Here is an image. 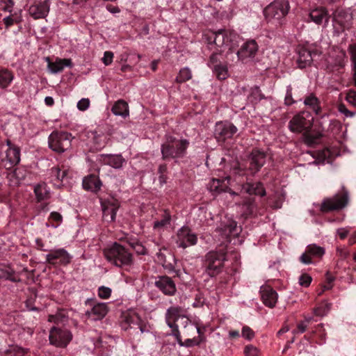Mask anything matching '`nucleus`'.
I'll return each mask as SVG.
<instances>
[{
    "instance_id": "nucleus-1",
    "label": "nucleus",
    "mask_w": 356,
    "mask_h": 356,
    "mask_svg": "<svg viewBox=\"0 0 356 356\" xmlns=\"http://www.w3.org/2000/svg\"><path fill=\"white\" fill-rule=\"evenodd\" d=\"M238 37L235 32L225 29L208 31L203 34V40L207 42L209 49L223 52L232 50L234 46V42Z\"/></svg>"
},
{
    "instance_id": "nucleus-2",
    "label": "nucleus",
    "mask_w": 356,
    "mask_h": 356,
    "mask_svg": "<svg viewBox=\"0 0 356 356\" xmlns=\"http://www.w3.org/2000/svg\"><path fill=\"white\" fill-rule=\"evenodd\" d=\"M104 255L109 263L120 268L130 266L134 261L132 254L117 242L105 248Z\"/></svg>"
},
{
    "instance_id": "nucleus-3",
    "label": "nucleus",
    "mask_w": 356,
    "mask_h": 356,
    "mask_svg": "<svg viewBox=\"0 0 356 356\" xmlns=\"http://www.w3.org/2000/svg\"><path fill=\"white\" fill-rule=\"evenodd\" d=\"M188 145L189 142L186 139L178 140L169 136L161 145L163 159L182 158L186 154Z\"/></svg>"
},
{
    "instance_id": "nucleus-4",
    "label": "nucleus",
    "mask_w": 356,
    "mask_h": 356,
    "mask_svg": "<svg viewBox=\"0 0 356 356\" xmlns=\"http://www.w3.org/2000/svg\"><path fill=\"white\" fill-rule=\"evenodd\" d=\"M225 252L222 250L210 251L205 255L204 266L206 273L210 277L218 275L223 267L225 258Z\"/></svg>"
},
{
    "instance_id": "nucleus-5",
    "label": "nucleus",
    "mask_w": 356,
    "mask_h": 356,
    "mask_svg": "<svg viewBox=\"0 0 356 356\" xmlns=\"http://www.w3.org/2000/svg\"><path fill=\"white\" fill-rule=\"evenodd\" d=\"M73 137L67 131H53L49 136V147L54 152L63 153L70 149Z\"/></svg>"
},
{
    "instance_id": "nucleus-6",
    "label": "nucleus",
    "mask_w": 356,
    "mask_h": 356,
    "mask_svg": "<svg viewBox=\"0 0 356 356\" xmlns=\"http://www.w3.org/2000/svg\"><path fill=\"white\" fill-rule=\"evenodd\" d=\"M289 8L288 0H275L265 8L264 14L268 22L280 21L288 14Z\"/></svg>"
},
{
    "instance_id": "nucleus-7",
    "label": "nucleus",
    "mask_w": 356,
    "mask_h": 356,
    "mask_svg": "<svg viewBox=\"0 0 356 356\" xmlns=\"http://www.w3.org/2000/svg\"><path fill=\"white\" fill-rule=\"evenodd\" d=\"M348 202V193L343 188L341 193H337L332 197L325 198L321 203V211L327 213L343 209Z\"/></svg>"
},
{
    "instance_id": "nucleus-8",
    "label": "nucleus",
    "mask_w": 356,
    "mask_h": 356,
    "mask_svg": "<svg viewBox=\"0 0 356 356\" xmlns=\"http://www.w3.org/2000/svg\"><path fill=\"white\" fill-rule=\"evenodd\" d=\"M314 118L307 112H301L293 117L289 122V129L293 133H305L312 129Z\"/></svg>"
},
{
    "instance_id": "nucleus-9",
    "label": "nucleus",
    "mask_w": 356,
    "mask_h": 356,
    "mask_svg": "<svg viewBox=\"0 0 356 356\" xmlns=\"http://www.w3.org/2000/svg\"><path fill=\"white\" fill-rule=\"evenodd\" d=\"M184 309L179 306H174L169 307L165 314V321L167 325L172 329V334L176 337L178 343L183 345L181 340L180 332L178 330V326L176 321L179 318H185Z\"/></svg>"
},
{
    "instance_id": "nucleus-10",
    "label": "nucleus",
    "mask_w": 356,
    "mask_h": 356,
    "mask_svg": "<svg viewBox=\"0 0 356 356\" xmlns=\"http://www.w3.org/2000/svg\"><path fill=\"white\" fill-rule=\"evenodd\" d=\"M85 305L90 307L85 312L86 316L92 321H99L104 318L108 312V307L106 303L97 302L94 298H88L85 301Z\"/></svg>"
},
{
    "instance_id": "nucleus-11",
    "label": "nucleus",
    "mask_w": 356,
    "mask_h": 356,
    "mask_svg": "<svg viewBox=\"0 0 356 356\" xmlns=\"http://www.w3.org/2000/svg\"><path fill=\"white\" fill-rule=\"evenodd\" d=\"M49 338L51 344L63 348L71 341L72 334L64 327L54 326L51 328Z\"/></svg>"
},
{
    "instance_id": "nucleus-12",
    "label": "nucleus",
    "mask_w": 356,
    "mask_h": 356,
    "mask_svg": "<svg viewBox=\"0 0 356 356\" xmlns=\"http://www.w3.org/2000/svg\"><path fill=\"white\" fill-rule=\"evenodd\" d=\"M103 219L108 222H114L116 218V212L120 207L119 201L114 197H108L102 200Z\"/></svg>"
},
{
    "instance_id": "nucleus-13",
    "label": "nucleus",
    "mask_w": 356,
    "mask_h": 356,
    "mask_svg": "<svg viewBox=\"0 0 356 356\" xmlns=\"http://www.w3.org/2000/svg\"><path fill=\"white\" fill-rule=\"evenodd\" d=\"M197 242V235L188 227H182L177 233L176 244L179 248H186Z\"/></svg>"
},
{
    "instance_id": "nucleus-14",
    "label": "nucleus",
    "mask_w": 356,
    "mask_h": 356,
    "mask_svg": "<svg viewBox=\"0 0 356 356\" xmlns=\"http://www.w3.org/2000/svg\"><path fill=\"white\" fill-rule=\"evenodd\" d=\"M72 257L64 248L51 250L46 255V262L51 265L66 266L71 261Z\"/></svg>"
},
{
    "instance_id": "nucleus-15",
    "label": "nucleus",
    "mask_w": 356,
    "mask_h": 356,
    "mask_svg": "<svg viewBox=\"0 0 356 356\" xmlns=\"http://www.w3.org/2000/svg\"><path fill=\"white\" fill-rule=\"evenodd\" d=\"M237 130V128L229 122H219L216 124L214 135L218 141H225L227 138H231Z\"/></svg>"
},
{
    "instance_id": "nucleus-16",
    "label": "nucleus",
    "mask_w": 356,
    "mask_h": 356,
    "mask_svg": "<svg viewBox=\"0 0 356 356\" xmlns=\"http://www.w3.org/2000/svg\"><path fill=\"white\" fill-rule=\"evenodd\" d=\"M84 136L88 139V144L95 150H100L107 144L109 138L101 131H86Z\"/></svg>"
},
{
    "instance_id": "nucleus-17",
    "label": "nucleus",
    "mask_w": 356,
    "mask_h": 356,
    "mask_svg": "<svg viewBox=\"0 0 356 356\" xmlns=\"http://www.w3.org/2000/svg\"><path fill=\"white\" fill-rule=\"evenodd\" d=\"M266 158V154L264 151L257 148L252 150L248 156L250 161L248 170L252 175H255L264 165Z\"/></svg>"
},
{
    "instance_id": "nucleus-18",
    "label": "nucleus",
    "mask_w": 356,
    "mask_h": 356,
    "mask_svg": "<svg viewBox=\"0 0 356 356\" xmlns=\"http://www.w3.org/2000/svg\"><path fill=\"white\" fill-rule=\"evenodd\" d=\"M154 285L165 296H172L177 292V287L174 280L167 275L158 276Z\"/></svg>"
},
{
    "instance_id": "nucleus-19",
    "label": "nucleus",
    "mask_w": 356,
    "mask_h": 356,
    "mask_svg": "<svg viewBox=\"0 0 356 356\" xmlns=\"http://www.w3.org/2000/svg\"><path fill=\"white\" fill-rule=\"evenodd\" d=\"M258 51V44L254 40L245 42L237 51L238 59L247 62L248 60L253 58Z\"/></svg>"
},
{
    "instance_id": "nucleus-20",
    "label": "nucleus",
    "mask_w": 356,
    "mask_h": 356,
    "mask_svg": "<svg viewBox=\"0 0 356 356\" xmlns=\"http://www.w3.org/2000/svg\"><path fill=\"white\" fill-rule=\"evenodd\" d=\"M325 248L312 243L307 246L305 252L300 257V261L304 264L312 263V258L321 259L325 254Z\"/></svg>"
},
{
    "instance_id": "nucleus-21",
    "label": "nucleus",
    "mask_w": 356,
    "mask_h": 356,
    "mask_svg": "<svg viewBox=\"0 0 356 356\" xmlns=\"http://www.w3.org/2000/svg\"><path fill=\"white\" fill-rule=\"evenodd\" d=\"M49 12V0L36 1L29 8V13L34 19L44 18Z\"/></svg>"
},
{
    "instance_id": "nucleus-22",
    "label": "nucleus",
    "mask_w": 356,
    "mask_h": 356,
    "mask_svg": "<svg viewBox=\"0 0 356 356\" xmlns=\"http://www.w3.org/2000/svg\"><path fill=\"white\" fill-rule=\"evenodd\" d=\"M297 53L298 55L297 64L301 69L309 66L313 60V56L316 54V51H312L304 46H298Z\"/></svg>"
},
{
    "instance_id": "nucleus-23",
    "label": "nucleus",
    "mask_w": 356,
    "mask_h": 356,
    "mask_svg": "<svg viewBox=\"0 0 356 356\" xmlns=\"http://www.w3.org/2000/svg\"><path fill=\"white\" fill-rule=\"evenodd\" d=\"M260 293L263 303L270 308H273L278 298L277 292L271 286L265 285L261 287Z\"/></svg>"
},
{
    "instance_id": "nucleus-24",
    "label": "nucleus",
    "mask_w": 356,
    "mask_h": 356,
    "mask_svg": "<svg viewBox=\"0 0 356 356\" xmlns=\"http://www.w3.org/2000/svg\"><path fill=\"white\" fill-rule=\"evenodd\" d=\"M134 325H137L140 332H148L149 330L147 326L141 321L137 315H129L125 317L124 321L122 323V329L127 330L129 328L133 329Z\"/></svg>"
},
{
    "instance_id": "nucleus-25",
    "label": "nucleus",
    "mask_w": 356,
    "mask_h": 356,
    "mask_svg": "<svg viewBox=\"0 0 356 356\" xmlns=\"http://www.w3.org/2000/svg\"><path fill=\"white\" fill-rule=\"evenodd\" d=\"M309 17L316 24H321L323 22L325 24L328 22L330 15L325 8L318 7L311 10Z\"/></svg>"
},
{
    "instance_id": "nucleus-26",
    "label": "nucleus",
    "mask_w": 356,
    "mask_h": 356,
    "mask_svg": "<svg viewBox=\"0 0 356 356\" xmlns=\"http://www.w3.org/2000/svg\"><path fill=\"white\" fill-rule=\"evenodd\" d=\"M333 21L339 24L342 28L349 27L350 15L342 8H337L332 14Z\"/></svg>"
},
{
    "instance_id": "nucleus-27",
    "label": "nucleus",
    "mask_w": 356,
    "mask_h": 356,
    "mask_svg": "<svg viewBox=\"0 0 356 356\" xmlns=\"http://www.w3.org/2000/svg\"><path fill=\"white\" fill-rule=\"evenodd\" d=\"M67 170L63 166L62 168H52L51 169V181L56 187H60L62 184L63 179L67 175Z\"/></svg>"
},
{
    "instance_id": "nucleus-28",
    "label": "nucleus",
    "mask_w": 356,
    "mask_h": 356,
    "mask_svg": "<svg viewBox=\"0 0 356 356\" xmlns=\"http://www.w3.org/2000/svg\"><path fill=\"white\" fill-rule=\"evenodd\" d=\"M102 182L99 177L94 175H90L83 179V187L87 191L97 192L100 190Z\"/></svg>"
},
{
    "instance_id": "nucleus-29",
    "label": "nucleus",
    "mask_w": 356,
    "mask_h": 356,
    "mask_svg": "<svg viewBox=\"0 0 356 356\" xmlns=\"http://www.w3.org/2000/svg\"><path fill=\"white\" fill-rule=\"evenodd\" d=\"M47 60L48 61V68L51 72L54 74L61 72L65 66H72V61L70 59H57L54 63H52L50 61L49 58H47Z\"/></svg>"
},
{
    "instance_id": "nucleus-30",
    "label": "nucleus",
    "mask_w": 356,
    "mask_h": 356,
    "mask_svg": "<svg viewBox=\"0 0 356 356\" xmlns=\"http://www.w3.org/2000/svg\"><path fill=\"white\" fill-rule=\"evenodd\" d=\"M7 145L9 148L6 151V159L12 165H15L20 161V150L15 146H12L11 142L8 140Z\"/></svg>"
},
{
    "instance_id": "nucleus-31",
    "label": "nucleus",
    "mask_w": 356,
    "mask_h": 356,
    "mask_svg": "<svg viewBox=\"0 0 356 356\" xmlns=\"http://www.w3.org/2000/svg\"><path fill=\"white\" fill-rule=\"evenodd\" d=\"M103 161L104 163L116 169L121 168L125 163V159L120 154L105 155Z\"/></svg>"
},
{
    "instance_id": "nucleus-32",
    "label": "nucleus",
    "mask_w": 356,
    "mask_h": 356,
    "mask_svg": "<svg viewBox=\"0 0 356 356\" xmlns=\"http://www.w3.org/2000/svg\"><path fill=\"white\" fill-rule=\"evenodd\" d=\"M170 213L167 211H164L163 213L161 215V218L154 221L153 228L160 232L168 227L170 225Z\"/></svg>"
},
{
    "instance_id": "nucleus-33",
    "label": "nucleus",
    "mask_w": 356,
    "mask_h": 356,
    "mask_svg": "<svg viewBox=\"0 0 356 356\" xmlns=\"http://www.w3.org/2000/svg\"><path fill=\"white\" fill-rule=\"evenodd\" d=\"M113 113L115 115H120L126 118L129 115V107L127 103L124 100H118L113 106L111 109Z\"/></svg>"
},
{
    "instance_id": "nucleus-34",
    "label": "nucleus",
    "mask_w": 356,
    "mask_h": 356,
    "mask_svg": "<svg viewBox=\"0 0 356 356\" xmlns=\"http://www.w3.org/2000/svg\"><path fill=\"white\" fill-rule=\"evenodd\" d=\"M304 104L311 108L316 115L319 114L321 110L320 102L318 98L314 95L310 94L305 97Z\"/></svg>"
},
{
    "instance_id": "nucleus-35",
    "label": "nucleus",
    "mask_w": 356,
    "mask_h": 356,
    "mask_svg": "<svg viewBox=\"0 0 356 356\" xmlns=\"http://www.w3.org/2000/svg\"><path fill=\"white\" fill-rule=\"evenodd\" d=\"M124 240L138 254L144 255L147 254L146 248L138 239L132 237H125Z\"/></svg>"
},
{
    "instance_id": "nucleus-36",
    "label": "nucleus",
    "mask_w": 356,
    "mask_h": 356,
    "mask_svg": "<svg viewBox=\"0 0 356 356\" xmlns=\"http://www.w3.org/2000/svg\"><path fill=\"white\" fill-rule=\"evenodd\" d=\"M34 193L38 202L49 198V192L45 183H41L35 186Z\"/></svg>"
},
{
    "instance_id": "nucleus-37",
    "label": "nucleus",
    "mask_w": 356,
    "mask_h": 356,
    "mask_svg": "<svg viewBox=\"0 0 356 356\" xmlns=\"http://www.w3.org/2000/svg\"><path fill=\"white\" fill-rule=\"evenodd\" d=\"M321 137L322 134L321 133L312 131L311 129L302 134L305 143L309 146L317 143Z\"/></svg>"
},
{
    "instance_id": "nucleus-38",
    "label": "nucleus",
    "mask_w": 356,
    "mask_h": 356,
    "mask_svg": "<svg viewBox=\"0 0 356 356\" xmlns=\"http://www.w3.org/2000/svg\"><path fill=\"white\" fill-rule=\"evenodd\" d=\"M237 204L242 205L243 214L246 217L252 215L255 208L254 198L253 197H247L244 198L241 203L238 202Z\"/></svg>"
},
{
    "instance_id": "nucleus-39",
    "label": "nucleus",
    "mask_w": 356,
    "mask_h": 356,
    "mask_svg": "<svg viewBox=\"0 0 356 356\" xmlns=\"http://www.w3.org/2000/svg\"><path fill=\"white\" fill-rule=\"evenodd\" d=\"M0 280H10L13 282L20 281V279L16 276L15 272L10 268H0Z\"/></svg>"
},
{
    "instance_id": "nucleus-40",
    "label": "nucleus",
    "mask_w": 356,
    "mask_h": 356,
    "mask_svg": "<svg viewBox=\"0 0 356 356\" xmlns=\"http://www.w3.org/2000/svg\"><path fill=\"white\" fill-rule=\"evenodd\" d=\"M209 188L211 192L220 193L227 191V186L224 181L218 179H213L209 184Z\"/></svg>"
},
{
    "instance_id": "nucleus-41",
    "label": "nucleus",
    "mask_w": 356,
    "mask_h": 356,
    "mask_svg": "<svg viewBox=\"0 0 356 356\" xmlns=\"http://www.w3.org/2000/svg\"><path fill=\"white\" fill-rule=\"evenodd\" d=\"M13 79L12 73L7 70H3L0 71V88H7Z\"/></svg>"
},
{
    "instance_id": "nucleus-42",
    "label": "nucleus",
    "mask_w": 356,
    "mask_h": 356,
    "mask_svg": "<svg viewBox=\"0 0 356 356\" xmlns=\"http://www.w3.org/2000/svg\"><path fill=\"white\" fill-rule=\"evenodd\" d=\"M48 321L58 325L67 321V316L64 310H58L56 314L49 315Z\"/></svg>"
},
{
    "instance_id": "nucleus-43",
    "label": "nucleus",
    "mask_w": 356,
    "mask_h": 356,
    "mask_svg": "<svg viewBox=\"0 0 356 356\" xmlns=\"http://www.w3.org/2000/svg\"><path fill=\"white\" fill-rule=\"evenodd\" d=\"M331 308V304L325 301L322 302L318 307L314 309V314L316 316L323 317L329 312Z\"/></svg>"
},
{
    "instance_id": "nucleus-44",
    "label": "nucleus",
    "mask_w": 356,
    "mask_h": 356,
    "mask_svg": "<svg viewBox=\"0 0 356 356\" xmlns=\"http://www.w3.org/2000/svg\"><path fill=\"white\" fill-rule=\"evenodd\" d=\"M191 77L192 74L191 70L188 68L185 67L179 71V73L176 78V81L179 83H183L186 81H188L189 79H191Z\"/></svg>"
},
{
    "instance_id": "nucleus-45",
    "label": "nucleus",
    "mask_w": 356,
    "mask_h": 356,
    "mask_svg": "<svg viewBox=\"0 0 356 356\" xmlns=\"http://www.w3.org/2000/svg\"><path fill=\"white\" fill-rule=\"evenodd\" d=\"M213 70L218 79L225 80L227 78V70L226 67L221 65H216Z\"/></svg>"
},
{
    "instance_id": "nucleus-46",
    "label": "nucleus",
    "mask_w": 356,
    "mask_h": 356,
    "mask_svg": "<svg viewBox=\"0 0 356 356\" xmlns=\"http://www.w3.org/2000/svg\"><path fill=\"white\" fill-rule=\"evenodd\" d=\"M223 232L226 237L237 235L236 222L234 221L230 222L227 225L225 226Z\"/></svg>"
},
{
    "instance_id": "nucleus-47",
    "label": "nucleus",
    "mask_w": 356,
    "mask_h": 356,
    "mask_svg": "<svg viewBox=\"0 0 356 356\" xmlns=\"http://www.w3.org/2000/svg\"><path fill=\"white\" fill-rule=\"evenodd\" d=\"M8 355L10 356H31L26 349L17 346L11 348Z\"/></svg>"
},
{
    "instance_id": "nucleus-48",
    "label": "nucleus",
    "mask_w": 356,
    "mask_h": 356,
    "mask_svg": "<svg viewBox=\"0 0 356 356\" xmlns=\"http://www.w3.org/2000/svg\"><path fill=\"white\" fill-rule=\"evenodd\" d=\"M111 292L112 290L111 288L102 286L98 288L97 294L102 299H108L111 297Z\"/></svg>"
},
{
    "instance_id": "nucleus-49",
    "label": "nucleus",
    "mask_w": 356,
    "mask_h": 356,
    "mask_svg": "<svg viewBox=\"0 0 356 356\" xmlns=\"http://www.w3.org/2000/svg\"><path fill=\"white\" fill-rule=\"evenodd\" d=\"M212 51L211 55L210 56L209 65H219L218 63L220 61L219 56L222 55L223 51H218L216 49H210Z\"/></svg>"
},
{
    "instance_id": "nucleus-50",
    "label": "nucleus",
    "mask_w": 356,
    "mask_h": 356,
    "mask_svg": "<svg viewBox=\"0 0 356 356\" xmlns=\"http://www.w3.org/2000/svg\"><path fill=\"white\" fill-rule=\"evenodd\" d=\"M254 332L247 325H245L242 328V332H241V336L248 340V341H250L252 340L254 337Z\"/></svg>"
},
{
    "instance_id": "nucleus-51",
    "label": "nucleus",
    "mask_w": 356,
    "mask_h": 356,
    "mask_svg": "<svg viewBox=\"0 0 356 356\" xmlns=\"http://www.w3.org/2000/svg\"><path fill=\"white\" fill-rule=\"evenodd\" d=\"M244 353L245 356H259V350L252 345H248L245 347Z\"/></svg>"
},
{
    "instance_id": "nucleus-52",
    "label": "nucleus",
    "mask_w": 356,
    "mask_h": 356,
    "mask_svg": "<svg viewBox=\"0 0 356 356\" xmlns=\"http://www.w3.org/2000/svg\"><path fill=\"white\" fill-rule=\"evenodd\" d=\"M312 280V277L309 275L305 273L299 277V284L302 286L307 287L310 285Z\"/></svg>"
},
{
    "instance_id": "nucleus-53",
    "label": "nucleus",
    "mask_w": 356,
    "mask_h": 356,
    "mask_svg": "<svg viewBox=\"0 0 356 356\" xmlns=\"http://www.w3.org/2000/svg\"><path fill=\"white\" fill-rule=\"evenodd\" d=\"M346 99L350 104L356 107V90H350L346 95Z\"/></svg>"
},
{
    "instance_id": "nucleus-54",
    "label": "nucleus",
    "mask_w": 356,
    "mask_h": 356,
    "mask_svg": "<svg viewBox=\"0 0 356 356\" xmlns=\"http://www.w3.org/2000/svg\"><path fill=\"white\" fill-rule=\"evenodd\" d=\"M307 327L308 325H306V323H303L301 321L297 324L296 329L292 331V334L295 336L296 334H298L304 333L307 330Z\"/></svg>"
},
{
    "instance_id": "nucleus-55",
    "label": "nucleus",
    "mask_w": 356,
    "mask_h": 356,
    "mask_svg": "<svg viewBox=\"0 0 356 356\" xmlns=\"http://www.w3.org/2000/svg\"><path fill=\"white\" fill-rule=\"evenodd\" d=\"M3 4V10L11 13L14 6V1L13 0H1Z\"/></svg>"
},
{
    "instance_id": "nucleus-56",
    "label": "nucleus",
    "mask_w": 356,
    "mask_h": 356,
    "mask_svg": "<svg viewBox=\"0 0 356 356\" xmlns=\"http://www.w3.org/2000/svg\"><path fill=\"white\" fill-rule=\"evenodd\" d=\"M255 193L254 195H260L261 197H264L266 195V190L263 186V184L261 182H257L255 183Z\"/></svg>"
},
{
    "instance_id": "nucleus-57",
    "label": "nucleus",
    "mask_w": 356,
    "mask_h": 356,
    "mask_svg": "<svg viewBox=\"0 0 356 356\" xmlns=\"http://www.w3.org/2000/svg\"><path fill=\"white\" fill-rule=\"evenodd\" d=\"M90 106V100L86 98H83L77 103V108L80 111H86Z\"/></svg>"
},
{
    "instance_id": "nucleus-58",
    "label": "nucleus",
    "mask_w": 356,
    "mask_h": 356,
    "mask_svg": "<svg viewBox=\"0 0 356 356\" xmlns=\"http://www.w3.org/2000/svg\"><path fill=\"white\" fill-rule=\"evenodd\" d=\"M113 58V54L111 51H105L104 54V57L102 58V61L105 65H110Z\"/></svg>"
},
{
    "instance_id": "nucleus-59",
    "label": "nucleus",
    "mask_w": 356,
    "mask_h": 356,
    "mask_svg": "<svg viewBox=\"0 0 356 356\" xmlns=\"http://www.w3.org/2000/svg\"><path fill=\"white\" fill-rule=\"evenodd\" d=\"M255 183L250 184V183H246L243 185V190L245 191V193L250 194V195H254L255 193Z\"/></svg>"
},
{
    "instance_id": "nucleus-60",
    "label": "nucleus",
    "mask_w": 356,
    "mask_h": 356,
    "mask_svg": "<svg viewBox=\"0 0 356 356\" xmlns=\"http://www.w3.org/2000/svg\"><path fill=\"white\" fill-rule=\"evenodd\" d=\"M339 111L346 117H353L355 115V113L350 111L343 104H341L339 106Z\"/></svg>"
},
{
    "instance_id": "nucleus-61",
    "label": "nucleus",
    "mask_w": 356,
    "mask_h": 356,
    "mask_svg": "<svg viewBox=\"0 0 356 356\" xmlns=\"http://www.w3.org/2000/svg\"><path fill=\"white\" fill-rule=\"evenodd\" d=\"M49 218L58 223H60L63 220L62 216L59 213L56 211H53L50 213Z\"/></svg>"
},
{
    "instance_id": "nucleus-62",
    "label": "nucleus",
    "mask_w": 356,
    "mask_h": 356,
    "mask_svg": "<svg viewBox=\"0 0 356 356\" xmlns=\"http://www.w3.org/2000/svg\"><path fill=\"white\" fill-rule=\"evenodd\" d=\"M285 104L289 106L293 104L294 101L292 98V93L291 90H287L286 95L284 99Z\"/></svg>"
},
{
    "instance_id": "nucleus-63",
    "label": "nucleus",
    "mask_w": 356,
    "mask_h": 356,
    "mask_svg": "<svg viewBox=\"0 0 356 356\" xmlns=\"http://www.w3.org/2000/svg\"><path fill=\"white\" fill-rule=\"evenodd\" d=\"M15 19H13V16L10 15L3 19V22L6 25V27L8 29L15 23Z\"/></svg>"
},
{
    "instance_id": "nucleus-64",
    "label": "nucleus",
    "mask_w": 356,
    "mask_h": 356,
    "mask_svg": "<svg viewBox=\"0 0 356 356\" xmlns=\"http://www.w3.org/2000/svg\"><path fill=\"white\" fill-rule=\"evenodd\" d=\"M349 231L345 228H339L337 229V234L341 239H344L348 234Z\"/></svg>"
}]
</instances>
